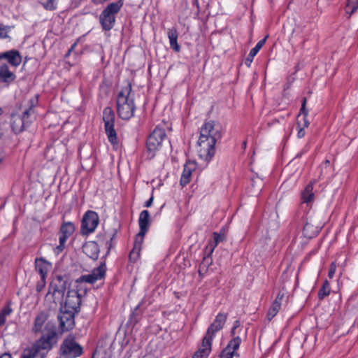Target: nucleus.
<instances>
[{"mask_svg":"<svg viewBox=\"0 0 358 358\" xmlns=\"http://www.w3.org/2000/svg\"><path fill=\"white\" fill-rule=\"evenodd\" d=\"M221 129V125L213 120L205 122L200 129L197 152L205 162L211 160L215 153V143L222 138Z\"/></svg>","mask_w":358,"mask_h":358,"instance_id":"nucleus-1","label":"nucleus"},{"mask_svg":"<svg viewBox=\"0 0 358 358\" xmlns=\"http://www.w3.org/2000/svg\"><path fill=\"white\" fill-rule=\"evenodd\" d=\"M131 85L129 82L122 87L117 97V112L122 120H129L134 116L135 105L134 97L131 96Z\"/></svg>","mask_w":358,"mask_h":358,"instance_id":"nucleus-2","label":"nucleus"},{"mask_svg":"<svg viewBox=\"0 0 358 358\" xmlns=\"http://www.w3.org/2000/svg\"><path fill=\"white\" fill-rule=\"evenodd\" d=\"M123 4L122 0L110 3L101 13L99 22L104 31H108L113 28L115 23V15L119 13Z\"/></svg>","mask_w":358,"mask_h":358,"instance_id":"nucleus-3","label":"nucleus"},{"mask_svg":"<svg viewBox=\"0 0 358 358\" xmlns=\"http://www.w3.org/2000/svg\"><path fill=\"white\" fill-rule=\"evenodd\" d=\"M166 138L165 129L159 125L157 126L148 136L146 141V148L151 157L155 156V152L161 148L162 143Z\"/></svg>","mask_w":358,"mask_h":358,"instance_id":"nucleus-4","label":"nucleus"},{"mask_svg":"<svg viewBox=\"0 0 358 358\" xmlns=\"http://www.w3.org/2000/svg\"><path fill=\"white\" fill-rule=\"evenodd\" d=\"M103 120L104 129L108 141L114 147L118 145V140L116 131L115 130V113L110 107H106L103 111Z\"/></svg>","mask_w":358,"mask_h":358,"instance_id":"nucleus-5","label":"nucleus"},{"mask_svg":"<svg viewBox=\"0 0 358 358\" xmlns=\"http://www.w3.org/2000/svg\"><path fill=\"white\" fill-rule=\"evenodd\" d=\"M83 352V348L73 337L65 338L60 347V353L64 358H76Z\"/></svg>","mask_w":358,"mask_h":358,"instance_id":"nucleus-6","label":"nucleus"},{"mask_svg":"<svg viewBox=\"0 0 358 358\" xmlns=\"http://www.w3.org/2000/svg\"><path fill=\"white\" fill-rule=\"evenodd\" d=\"M77 313L72 311L64 310L59 308V312L57 314V320L59 322V330L60 333L70 331L75 327V315Z\"/></svg>","mask_w":358,"mask_h":358,"instance_id":"nucleus-7","label":"nucleus"},{"mask_svg":"<svg viewBox=\"0 0 358 358\" xmlns=\"http://www.w3.org/2000/svg\"><path fill=\"white\" fill-rule=\"evenodd\" d=\"M78 291L69 290L64 303H61L60 307L76 313L80 310L81 296Z\"/></svg>","mask_w":358,"mask_h":358,"instance_id":"nucleus-8","label":"nucleus"},{"mask_svg":"<svg viewBox=\"0 0 358 358\" xmlns=\"http://www.w3.org/2000/svg\"><path fill=\"white\" fill-rule=\"evenodd\" d=\"M106 271V266L105 262H102L99 266L93 269L90 274L81 275L75 280V283L82 285V283L87 282L90 284L94 283L96 280L104 278Z\"/></svg>","mask_w":358,"mask_h":358,"instance_id":"nucleus-9","label":"nucleus"},{"mask_svg":"<svg viewBox=\"0 0 358 358\" xmlns=\"http://www.w3.org/2000/svg\"><path fill=\"white\" fill-rule=\"evenodd\" d=\"M74 231L75 226L71 222H64L61 225L59 232V245L55 249V252L57 254H59L64 250L67 239L73 234Z\"/></svg>","mask_w":358,"mask_h":358,"instance_id":"nucleus-10","label":"nucleus"},{"mask_svg":"<svg viewBox=\"0 0 358 358\" xmlns=\"http://www.w3.org/2000/svg\"><path fill=\"white\" fill-rule=\"evenodd\" d=\"M227 318V314L223 313H219L213 322L209 326L208 328L207 332L206 334V336L203 337V338H206L208 341L212 342L213 337L215 336V334L216 332L221 330Z\"/></svg>","mask_w":358,"mask_h":358,"instance_id":"nucleus-11","label":"nucleus"},{"mask_svg":"<svg viewBox=\"0 0 358 358\" xmlns=\"http://www.w3.org/2000/svg\"><path fill=\"white\" fill-rule=\"evenodd\" d=\"M99 224V217L96 213L88 211L85 213L82 221V229L85 234L93 232Z\"/></svg>","mask_w":358,"mask_h":358,"instance_id":"nucleus-12","label":"nucleus"},{"mask_svg":"<svg viewBox=\"0 0 358 358\" xmlns=\"http://www.w3.org/2000/svg\"><path fill=\"white\" fill-rule=\"evenodd\" d=\"M68 280L66 276L57 275L50 285V289L52 291L53 295L56 293L63 297L67 287Z\"/></svg>","mask_w":358,"mask_h":358,"instance_id":"nucleus-13","label":"nucleus"},{"mask_svg":"<svg viewBox=\"0 0 358 358\" xmlns=\"http://www.w3.org/2000/svg\"><path fill=\"white\" fill-rule=\"evenodd\" d=\"M138 224L140 231L137 234L136 238L143 240L144 236L148 231L150 225V213L148 210H144L141 211L139 215Z\"/></svg>","mask_w":358,"mask_h":358,"instance_id":"nucleus-14","label":"nucleus"},{"mask_svg":"<svg viewBox=\"0 0 358 358\" xmlns=\"http://www.w3.org/2000/svg\"><path fill=\"white\" fill-rule=\"evenodd\" d=\"M6 59L13 66L17 67L22 62V57L20 52L15 50H11L0 53V59Z\"/></svg>","mask_w":358,"mask_h":358,"instance_id":"nucleus-15","label":"nucleus"},{"mask_svg":"<svg viewBox=\"0 0 358 358\" xmlns=\"http://www.w3.org/2000/svg\"><path fill=\"white\" fill-rule=\"evenodd\" d=\"M83 252L93 260H96L99 257L100 252L99 245L94 241L86 242L83 246Z\"/></svg>","mask_w":358,"mask_h":358,"instance_id":"nucleus-16","label":"nucleus"},{"mask_svg":"<svg viewBox=\"0 0 358 358\" xmlns=\"http://www.w3.org/2000/svg\"><path fill=\"white\" fill-rule=\"evenodd\" d=\"M49 311L41 310L35 317L32 331L34 334L42 332V328L49 317Z\"/></svg>","mask_w":358,"mask_h":358,"instance_id":"nucleus-17","label":"nucleus"},{"mask_svg":"<svg viewBox=\"0 0 358 358\" xmlns=\"http://www.w3.org/2000/svg\"><path fill=\"white\" fill-rule=\"evenodd\" d=\"M10 127L15 134H20L28 126L22 119L20 115L12 113L10 117Z\"/></svg>","mask_w":358,"mask_h":358,"instance_id":"nucleus-18","label":"nucleus"},{"mask_svg":"<svg viewBox=\"0 0 358 358\" xmlns=\"http://www.w3.org/2000/svg\"><path fill=\"white\" fill-rule=\"evenodd\" d=\"M35 267L41 278H46L48 273L51 268V264L42 257L36 258L35 260Z\"/></svg>","mask_w":358,"mask_h":358,"instance_id":"nucleus-19","label":"nucleus"},{"mask_svg":"<svg viewBox=\"0 0 358 358\" xmlns=\"http://www.w3.org/2000/svg\"><path fill=\"white\" fill-rule=\"evenodd\" d=\"M211 347L212 342L203 338L201 348L193 355L192 358H207L211 351Z\"/></svg>","mask_w":358,"mask_h":358,"instance_id":"nucleus-20","label":"nucleus"},{"mask_svg":"<svg viewBox=\"0 0 358 358\" xmlns=\"http://www.w3.org/2000/svg\"><path fill=\"white\" fill-rule=\"evenodd\" d=\"M16 78V76L10 71L7 64L0 65V80L3 83H10Z\"/></svg>","mask_w":358,"mask_h":358,"instance_id":"nucleus-21","label":"nucleus"},{"mask_svg":"<svg viewBox=\"0 0 358 358\" xmlns=\"http://www.w3.org/2000/svg\"><path fill=\"white\" fill-rule=\"evenodd\" d=\"M168 38L169 39L170 47L176 52L180 51V46L178 43V31L176 28L169 29L167 32Z\"/></svg>","mask_w":358,"mask_h":358,"instance_id":"nucleus-22","label":"nucleus"},{"mask_svg":"<svg viewBox=\"0 0 358 358\" xmlns=\"http://www.w3.org/2000/svg\"><path fill=\"white\" fill-rule=\"evenodd\" d=\"M267 36L260 40L255 48H252L245 59V64L250 66L252 62L253 61L254 57L258 53L259 50L262 48L266 41Z\"/></svg>","mask_w":358,"mask_h":358,"instance_id":"nucleus-23","label":"nucleus"},{"mask_svg":"<svg viewBox=\"0 0 358 358\" xmlns=\"http://www.w3.org/2000/svg\"><path fill=\"white\" fill-rule=\"evenodd\" d=\"M315 181H311L308 185H306L305 189L301 193V199L303 203H308L313 201L314 198V194L313 192V185Z\"/></svg>","mask_w":358,"mask_h":358,"instance_id":"nucleus-24","label":"nucleus"},{"mask_svg":"<svg viewBox=\"0 0 358 358\" xmlns=\"http://www.w3.org/2000/svg\"><path fill=\"white\" fill-rule=\"evenodd\" d=\"M42 336L47 340L52 341L57 336V329L54 324L48 322L42 331Z\"/></svg>","mask_w":358,"mask_h":358,"instance_id":"nucleus-25","label":"nucleus"},{"mask_svg":"<svg viewBox=\"0 0 358 358\" xmlns=\"http://www.w3.org/2000/svg\"><path fill=\"white\" fill-rule=\"evenodd\" d=\"M319 228L313 224L306 222L303 226V234L308 238H312L319 233Z\"/></svg>","mask_w":358,"mask_h":358,"instance_id":"nucleus-26","label":"nucleus"},{"mask_svg":"<svg viewBox=\"0 0 358 358\" xmlns=\"http://www.w3.org/2000/svg\"><path fill=\"white\" fill-rule=\"evenodd\" d=\"M142 243L143 240L138 238H136L134 248L129 255V258L131 262H135L139 257Z\"/></svg>","mask_w":358,"mask_h":358,"instance_id":"nucleus-27","label":"nucleus"},{"mask_svg":"<svg viewBox=\"0 0 358 358\" xmlns=\"http://www.w3.org/2000/svg\"><path fill=\"white\" fill-rule=\"evenodd\" d=\"M213 241H210L208 246L206 247V249L209 250L208 255L210 257V255L214 251L216 246L218 245V243L223 241V240H224V237L217 232H214L213 234Z\"/></svg>","mask_w":358,"mask_h":358,"instance_id":"nucleus-28","label":"nucleus"},{"mask_svg":"<svg viewBox=\"0 0 358 358\" xmlns=\"http://www.w3.org/2000/svg\"><path fill=\"white\" fill-rule=\"evenodd\" d=\"M51 342L49 340H47L43 336H41V338L37 341L35 345L33 348H36L38 350V352L40 350H45L51 348Z\"/></svg>","mask_w":358,"mask_h":358,"instance_id":"nucleus-29","label":"nucleus"},{"mask_svg":"<svg viewBox=\"0 0 358 358\" xmlns=\"http://www.w3.org/2000/svg\"><path fill=\"white\" fill-rule=\"evenodd\" d=\"M35 111L34 110L26 108L23 112L22 115H21L22 119L24 120V122L27 124V125L29 127L30 124L31 123L33 120V117L34 116Z\"/></svg>","mask_w":358,"mask_h":358,"instance_id":"nucleus-30","label":"nucleus"},{"mask_svg":"<svg viewBox=\"0 0 358 358\" xmlns=\"http://www.w3.org/2000/svg\"><path fill=\"white\" fill-rule=\"evenodd\" d=\"M306 97H303V99H302V102H301V108L300 109V115H303V127H308L309 126V122L308 120H307V115H308V110L306 109Z\"/></svg>","mask_w":358,"mask_h":358,"instance_id":"nucleus-31","label":"nucleus"},{"mask_svg":"<svg viewBox=\"0 0 358 358\" xmlns=\"http://www.w3.org/2000/svg\"><path fill=\"white\" fill-rule=\"evenodd\" d=\"M192 175V169L189 168L188 166L185 165L184 167V170L180 178V184L182 185H185L190 181V178Z\"/></svg>","mask_w":358,"mask_h":358,"instance_id":"nucleus-32","label":"nucleus"},{"mask_svg":"<svg viewBox=\"0 0 358 358\" xmlns=\"http://www.w3.org/2000/svg\"><path fill=\"white\" fill-rule=\"evenodd\" d=\"M331 288L328 280H325L318 292V297L320 299H323L325 296L330 294Z\"/></svg>","mask_w":358,"mask_h":358,"instance_id":"nucleus-33","label":"nucleus"},{"mask_svg":"<svg viewBox=\"0 0 358 358\" xmlns=\"http://www.w3.org/2000/svg\"><path fill=\"white\" fill-rule=\"evenodd\" d=\"M212 259L208 255L207 257H203V259L201 264L199 266V274L202 276L203 273L207 271L208 266L211 264Z\"/></svg>","mask_w":358,"mask_h":358,"instance_id":"nucleus-34","label":"nucleus"},{"mask_svg":"<svg viewBox=\"0 0 358 358\" xmlns=\"http://www.w3.org/2000/svg\"><path fill=\"white\" fill-rule=\"evenodd\" d=\"M241 343V338L239 336H235L233 339H231L226 348L231 351L236 352L239 348V346Z\"/></svg>","mask_w":358,"mask_h":358,"instance_id":"nucleus-35","label":"nucleus"},{"mask_svg":"<svg viewBox=\"0 0 358 358\" xmlns=\"http://www.w3.org/2000/svg\"><path fill=\"white\" fill-rule=\"evenodd\" d=\"M358 8V0H347L345 11L350 15L353 14Z\"/></svg>","mask_w":358,"mask_h":358,"instance_id":"nucleus-36","label":"nucleus"},{"mask_svg":"<svg viewBox=\"0 0 358 358\" xmlns=\"http://www.w3.org/2000/svg\"><path fill=\"white\" fill-rule=\"evenodd\" d=\"M280 307L277 302L273 303L271 306V307L268 309V311L267 313V319L270 321L278 313L279 310L280 309Z\"/></svg>","mask_w":358,"mask_h":358,"instance_id":"nucleus-37","label":"nucleus"},{"mask_svg":"<svg viewBox=\"0 0 358 358\" xmlns=\"http://www.w3.org/2000/svg\"><path fill=\"white\" fill-rule=\"evenodd\" d=\"M38 355V350L36 348L25 349L22 355V358H36Z\"/></svg>","mask_w":358,"mask_h":358,"instance_id":"nucleus-38","label":"nucleus"},{"mask_svg":"<svg viewBox=\"0 0 358 358\" xmlns=\"http://www.w3.org/2000/svg\"><path fill=\"white\" fill-rule=\"evenodd\" d=\"M234 356L238 357L239 354L236 352L231 351L226 348L222 351L220 355V358H233Z\"/></svg>","mask_w":358,"mask_h":358,"instance_id":"nucleus-39","label":"nucleus"},{"mask_svg":"<svg viewBox=\"0 0 358 358\" xmlns=\"http://www.w3.org/2000/svg\"><path fill=\"white\" fill-rule=\"evenodd\" d=\"M10 28V27L3 26L2 24H0V38H7L9 37L8 31Z\"/></svg>","mask_w":358,"mask_h":358,"instance_id":"nucleus-40","label":"nucleus"},{"mask_svg":"<svg viewBox=\"0 0 358 358\" xmlns=\"http://www.w3.org/2000/svg\"><path fill=\"white\" fill-rule=\"evenodd\" d=\"M43 6L48 10H54L57 8L55 0H48L43 3Z\"/></svg>","mask_w":358,"mask_h":358,"instance_id":"nucleus-41","label":"nucleus"},{"mask_svg":"<svg viewBox=\"0 0 358 358\" xmlns=\"http://www.w3.org/2000/svg\"><path fill=\"white\" fill-rule=\"evenodd\" d=\"M76 289H73L72 290L78 291L80 293L79 295L82 297L83 295H85L87 292V288L82 283V285H79L78 283H75Z\"/></svg>","mask_w":358,"mask_h":358,"instance_id":"nucleus-42","label":"nucleus"},{"mask_svg":"<svg viewBox=\"0 0 358 358\" xmlns=\"http://www.w3.org/2000/svg\"><path fill=\"white\" fill-rule=\"evenodd\" d=\"M336 271V264L335 262H332L330 264L329 272H328V277L330 279H332L334 276L335 272Z\"/></svg>","mask_w":358,"mask_h":358,"instance_id":"nucleus-43","label":"nucleus"},{"mask_svg":"<svg viewBox=\"0 0 358 358\" xmlns=\"http://www.w3.org/2000/svg\"><path fill=\"white\" fill-rule=\"evenodd\" d=\"M46 278H41V280L38 282L37 285H36V291L38 292H40L43 290V289L45 287V284H46V281H45Z\"/></svg>","mask_w":358,"mask_h":358,"instance_id":"nucleus-44","label":"nucleus"},{"mask_svg":"<svg viewBox=\"0 0 358 358\" xmlns=\"http://www.w3.org/2000/svg\"><path fill=\"white\" fill-rule=\"evenodd\" d=\"M11 312L12 308L9 306H7L1 310L0 315L3 316V318H6V316L10 315Z\"/></svg>","mask_w":358,"mask_h":358,"instance_id":"nucleus-45","label":"nucleus"},{"mask_svg":"<svg viewBox=\"0 0 358 358\" xmlns=\"http://www.w3.org/2000/svg\"><path fill=\"white\" fill-rule=\"evenodd\" d=\"M38 103V97H34L29 100L28 101V108L29 109L34 110L35 106Z\"/></svg>","mask_w":358,"mask_h":358,"instance_id":"nucleus-46","label":"nucleus"},{"mask_svg":"<svg viewBox=\"0 0 358 358\" xmlns=\"http://www.w3.org/2000/svg\"><path fill=\"white\" fill-rule=\"evenodd\" d=\"M116 236V231H115L112 235V236L110 237V241H107L106 242V246L108 248V253L109 252L110 250L111 249V248L113 247V243H112V241L114 239V238Z\"/></svg>","mask_w":358,"mask_h":358,"instance_id":"nucleus-47","label":"nucleus"},{"mask_svg":"<svg viewBox=\"0 0 358 358\" xmlns=\"http://www.w3.org/2000/svg\"><path fill=\"white\" fill-rule=\"evenodd\" d=\"M285 296V294L284 293L282 292H279L276 296V299H275V301L273 302V303H276L280 306H281V302H282V300L283 299Z\"/></svg>","mask_w":358,"mask_h":358,"instance_id":"nucleus-48","label":"nucleus"},{"mask_svg":"<svg viewBox=\"0 0 358 358\" xmlns=\"http://www.w3.org/2000/svg\"><path fill=\"white\" fill-rule=\"evenodd\" d=\"M154 197L152 196L144 204V207L149 208L152 206Z\"/></svg>","mask_w":358,"mask_h":358,"instance_id":"nucleus-49","label":"nucleus"},{"mask_svg":"<svg viewBox=\"0 0 358 358\" xmlns=\"http://www.w3.org/2000/svg\"><path fill=\"white\" fill-rule=\"evenodd\" d=\"M304 127H301L299 129V130L298 131V134H297V136L299 138H303L304 136H305V131H304Z\"/></svg>","mask_w":358,"mask_h":358,"instance_id":"nucleus-50","label":"nucleus"},{"mask_svg":"<svg viewBox=\"0 0 358 358\" xmlns=\"http://www.w3.org/2000/svg\"><path fill=\"white\" fill-rule=\"evenodd\" d=\"M0 358H12V357L9 353H4L0 357Z\"/></svg>","mask_w":358,"mask_h":358,"instance_id":"nucleus-51","label":"nucleus"},{"mask_svg":"<svg viewBox=\"0 0 358 358\" xmlns=\"http://www.w3.org/2000/svg\"><path fill=\"white\" fill-rule=\"evenodd\" d=\"M6 322V318H3V316L0 315V327L2 326Z\"/></svg>","mask_w":358,"mask_h":358,"instance_id":"nucleus-52","label":"nucleus"},{"mask_svg":"<svg viewBox=\"0 0 358 358\" xmlns=\"http://www.w3.org/2000/svg\"><path fill=\"white\" fill-rule=\"evenodd\" d=\"M240 326V322L238 320H236L234 324L233 328L237 329Z\"/></svg>","mask_w":358,"mask_h":358,"instance_id":"nucleus-53","label":"nucleus"},{"mask_svg":"<svg viewBox=\"0 0 358 358\" xmlns=\"http://www.w3.org/2000/svg\"><path fill=\"white\" fill-rule=\"evenodd\" d=\"M76 45H77V43H74L71 46V48H70L69 50L72 52V51L74 50V48L76 47Z\"/></svg>","mask_w":358,"mask_h":358,"instance_id":"nucleus-54","label":"nucleus"},{"mask_svg":"<svg viewBox=\"0 0 358 358\" xmlns=\"http://www.w3.org/2000/svg\"><path fill=\"white\" fill-rule=\"evenodd\" d=\"M236 329L232 328V329L231 331V336H234L236 334Z\"/></svg>","mask_w":358,"mask_h":358,"instance_id":"nucleus-55","label":"nucleus"},{"mask_svg":"<svg viewBox=\"0 0 358 358\" xmlns=\"http://www.w3.org/2000/svg\"><path fill=\"white\" fill-rule=\"evenodd\" d=\"M71 52V51H70V50H68V52H67L66 53V55H65V57H68L70 55Z\"/></svg>","mask_w":358,"mask_h":358,"instance_id":"nucleus-56","label":"nucleus"},{"mask_svg":"<svg viewBox=\"0 0 358 358\" xmlns=\"http://www.w3.org/2000/svg\"><path fill=\"white\" fill-rule=\"evenodd\" d=\"M194 4L196 6V7L199 8V3H198V0H195L194 1Z\"/></svg>","mask_w":358,"mask_h":358,"instance_id":"nucleus-57","label":"nucleus"},{"mask_svg":"<svg viewBox=\"0 0 358 358\" xmlns=\"http://www.w3.org/2000/svg\"><path fill=\"white\" fill-rule=\"evenodd\" d=\"M243 147L244 148H246V142H245V141H244V142L243 143Z\"/></svg>","mask_w":358,"mask_h":358,"instance_id":"nucleus-58","label":"nucleus"},{"mask_svg":"<svg viewBox=\"0 0 358 358\" xmlns=\"http://www.w3.org/2000/svg\"><path fill=\"white\" fill-rule=\"evenodd\" d=\"M2 113H3V110H2V109H1V108L0 107V116L1 115Z\"/></svg>","mask_w":358,"mask_h":358,"instance_id":"nucleus-59","label":"nucleus"}]
</instances>
